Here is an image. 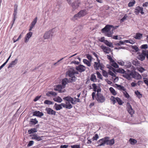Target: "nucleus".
Segmentation results:
<instances>
[{"label":"nucleus","mask_w":148,"mask_h":148,"mask_svg":"<svg viewBox=\"0 0 148 148\" xmlns=\"http://www.w3.org/2000/svg\"><path fill=\"white\" fill-rule=\"evenodd\" d=\"M114 143V139L109 140L108 137H105V138L99 140L98 142L99 146H104L105 144L107 145H112Z\"/></svg>","instance_id":"obj_1"},{"label":"nucleus","mask_w":148,"mask_h":148,"mask_svg":"<svg viewBox=\"0 0 148 148\" xmlns=\"http://www.w3.org/2000/svg\"><path fill=\"white\" fill-rule=\"evenodd\" d=\"M115 29L114 27L111 25H106L105 27L101 29V32L103 33H107L110 30L113 31Z\"/></svg>","instance_id":"obj_2"},{"label":"nucleus","mask_w":148,"mask_h":148,"mask_svg":"<svg viewBox=\"0 0 148 148\" xmlns=\"http://www.w3.org/2000/svg\"><path fill=\"white\" fill-rule=\"evenodd\" d=\"M53 29L46 32L44 35L43 37L44 39H49L51 38L53 36Z\"/></svg>","instance_id":"obj_3"},{"label":"nucleus","mask_w":148,"mask_h":148,"mask_svg":"<svg viewBox=\"0 0 148 148\" xmlns=\"http://www.w3.org/2000/svg\"><path fill=\"white\" fill-rule=\"evenodd\" d=\"M95 97L97 101L99 103H103L105 100V99L104 96L100 93H97V97L95 96Z\"/></svg>","instance_id":"obj_4"},{"label":"nucleus","mask_w":148,"mask_h":148,"mask_svg":"<svg viewBox=\"0 0 148 148\" xmlns=\"http://www.w3.org/2000/svg\"><path fill=\"white\" fill-rule=\"evenodd\" d=\"M143 11V9L142 7L138 6L135 9L134 12L137 15H138L140 13L142 14H144L145 13Z\"/></svg>","instance_id":"obj_5"},{"label":"nucleus","mask_w":148,"mask_h":148,"mask_svg":"<svg viewBox=\"0 0 148 148\" xmlns=\"http://www.w3.org/2000/svg\"><path fill=\"white\" fill-rule=\"evenodd\" d=\"M76 69L79 72L82 73L86 70V67L83 65L80 64L76 67Z\"/></svg>","instance_id":"obj_6"},{"label":"nucleus","mask_w":148,"mask_h":148,"mask_svg":"<svg viewBox=\"0 0 148 148\" xmlns=\"http://www.w3.org/2000/svg\"><path fill=\"white\" fill-rule=\"evenodd\" d=\"M130 75L133 78H136L137 79H140L142 78L141 75L136 71L132 72Z\"/></svg>","instance_id":"obj_7"},{"label":"nucleus","mask_w":148,"mask_h":148,"mask_svg":"<svg viewBox=\"0 0 148 148\" xmlns=\"http://www.w3.org/2000/svg\"><path fill=\"white\" fill-rule=\"evenodd\" d=\"M127 110L128 112L131 114H133L134 112V110L132 109L131 106L130 104L129 103H127Z\"/></svg>","instance_id":"obj_8"},{"label":"nucleus","mask_w":148,"mask_h":148,"mask_svg":"<svg viewBox=\"0 0 148 148\" xmlns=\"http://www.w3.org/2000/svg\"><path fill=\"white\" fill-rule=\"evenodd\" d=\"M45 111L47 113L49 114L55 115L56 112L53 110L51 108H46L45 109Z\"/></svg>","instance_id":"obj_9"},{"label":"nucleus","mask_w":148,"mask_h":148,"mask_svg":"<svg viewBox=\"0 0 148 148\" xmlns=\"http://www.w3.org/2000/svg\"><path fill=\"white\" fill-rule=\"evenodd\" d=\"M74 69L73 68H70L66 72V74L69 77L74 76Z\"/></svg>","instance_id":"obj_10"},{"label":"nucleus","mask_w":148,"mask_h":148,"mask_svg":"<svg viewBox=\"0 0 148 148\" xmlns=\"http://www.w3.org/2000/svg\"><path fill=\"white\" fill-rule=\"evenodd\" d=\"M43 137V136L40 137L38 136L36 134H34L32 135V138L33 140H35L37 141H40L42 140V137Z\"/></svg>","instance_id":"obj_11"},{"label":"nucleus","mask_w":148,"mask_h":148,"mask_svg":"<svg viewBox=\"0 0 148 148\" xmlns=\"http://www.w3.org/2000/svg\"><path fill=\"white\" fill-rule=\"evenodd\" d=\"M44 115V114L42 112H40L39 111H36L33 113V116H35L40 117Z\"/></svg>","instance_id":"obj_12"},{"label":"nucleus","mask_w":148,"mask_h":148,"mask_svg":"<svg viewBox=\"0 0 148 148\" xmlns=\"http://www.w3.org/2000/svg\"><path fill=\"white\" fill-rule=\"evenodd\" d=\"M98 62H94V64L93 66L94 69L96 70H98L100 68L101 65H102V63H101L100 62V60H98Z\"/></svg>","instance_id":"obj_13"},{"label":"nucleus","mask_w":148,"mask_h":148,"mask_svg":"<svg viewBox=\"0 0 148 148\" xmlns=\"http://www.w3.org/2000/svg\"><path fill=\"white\" fill-rule=\"evenodd\" d=\"M92 86L93 89V91L94 92H93L92 93V99L93 100L95 99V92L97 91V86L95 84H93L92 85Z\"/></svg>","instance_id":"obj_14"},{"label":"nucleus","mask_w":148,"mask_h":148,"mask_svg":"<svg viewBox=\"0 0 148 148\" xmlns=\"http://www.w3.org/2000/svg\"><path fill=\"white\" fill-rule=\"evenodd\" d=\"M83 29L82 26H79L75 27L73 29L74 32L76 34H77L80 32Z\"/></svg>","instance_id":"obj_15"},{"label":"nucleus","mask_w":148,"mask_h":148,"mask_svg":"<svg viewBox=\"0 0 148 148\" xmlns=\"http://www.w3.org/2000/svg\"><path fill=\"white\" fill-rule=\"evenodd\" d=\"M32 32H29L27 34L26 37L25 38V42H27L29 38L32 36Z\"/></svg>","instance_id":"obj_16"},{"label":"nucleus","mask_w":148,"mask_h":148,"mask_svg":"<svg viewBox=\"0 0 148 148\" xmlns=\"http://www.w3.org/2000/svg\"><path fill=\"white\" fill-rule=\"evenodd\" d=\"M62 85H58L56 86V87L54 88V90L56 91H58L59 92H63L62 91V89H63L64 88H63Z\"/></svg>","instance_id":"obj_17"},{"label":"nucleus","mask_w":148,"mask_h":148,"mask_svg":"<svg viewBox=\"0 0 148 148\" xmlns=\"http://www.w3.org/2000/svg\"><path fill=\"white\" fill-rule=\"evenodd\" d=\"M18 60L16 58L14 60L12 61L9 64L8 68L9 69V68L13 67L17 63Z\"/></svg>","instance_id":"obj_18"},{"label":"nucleus","mask_w":148,"mask_h":148,"mask_svg":"<svg viewBox=\"0 0 148 148\" xmlns=\"http://www.w3.org/2000/svg\"><path fill=\"white\" fill-rule=\"evenodd\" d=\"M68 83H69L68 79L66 78H65L63 79L62 81V85L63 88H65V86Z\"/></svg>","instance_id":"obj_19"},{"label":"nucleus","mask_w":148,"mask_h":148,"mask_svg":"<svg viewBox=\"0 0 148 148\" xmlns=\"http://www.w3.org/2000/svg\"><path fill=\"white\" fill-rule=\"evenodd\" d=\"M101 48L104 52L107 53H109L111 51V49L110 48L106 46H101Z\"/></svg>","instance_id":"obj_20"},{"label":"nucleus","mask_w":148,"mask_h":148,"mask_svg":"<svg viewBox=\"0 0 148 148\" xmlns=\"http://www.w3.org/2000/svg\"><path fill=\"white\" fill-rule=\"evenodd\" d=\"M78 13L81 17L84 16L87 14L86 10H81Z\"/></svg>","instance_id":"obj_21"},{"label":"nucleus","mask_w":148,"mask_h":148,"mask_svg":"<svg viewBox=\"0 0 148 148\" xmlns=\"http://www.w3.org/2000/svg\"><path fill=\"white\" fill-rule=\"evenodd\" d=\"M134 37L136 39L140 40L143 37V34L139 33H136L135 35L134 36Z\"/></svg>","instance_id":"obj_22"},{"label":"nucleus","mask_w":148,"mask_h":148,"mask_svg":"<svg viewBox=\"0 0 148 148\" xmlns=\"http://www.w3.org/2000/svg\"><path fill=\"white\" fill-rule=\"evenodd\" d=\"M57 95L56 92L53 91H49L46 93V95L48 97H51V95L55 97Z\"/></svg>","instance_id":"obj_23"},{"label":"nucleus","mask_w":148,"mask_h":148,"mask_svg":"<svg viewBox=\"0 0 148 148\" xmlns=\"http://www.w3.org/2000/svg\"><path fill=\"white\" fill-rule=\"evenodd\" d=\"M17 13V11H14V13L13 14V16H14L13 20L12 21V24L11 28L13 26V25L14 23V21L16 20V16Z\"/></svg>","instance_id":"obj_24"},{"label":"nucleus","mask_w":148,"mask_h":148,"mask_svg":"<svg viewBox=\"0 0 148 148\" xmlns=\"http://www.w3.org/2000/svg\"><path fill=\"white\" fill-rule=\"evenodd\" d=\"M70 77V78L68 79L69 83L74 82H75L77 80V77L75 76H73Z\"/></svg>","instance_id":"obj_25"},{"label":"nucleus","mask_w":148,"mask_h":148,"mask_svg":"<svg viewBox=\"0 0 148 148\" xmlns=\"http://www.w3.org/2000/svg\"><path fill=\"white\" fill-rule=\"evenodd\" d=\"M81 17L78 13L75 14L74 16L71 18V19L73 21L77 20Z\"/></svg>","instance_id":"obj_26"},{"label":"nucleus","mask_w":148,"mask_h":148,"mask_svg":"<svg viewBox=\"0 0 148 148\" xmlns=\"http://www.w3.org/2000/svg\"><path fill=\"white\" fill-rule=\"evenodd\" d=\"M54 107H55V109L56 110H60L62 108V107L61 104H58L56 103L55 104Z\"/></svg>","instance_id":"obj_27"},{"label":"nucleus","mask_w":148,"mask_h":148,"mask_svg":"<svg viewBox=\"0 0 148 148\" xmlns=\"http://www.w3.org/2000/svg\"><path fill=\"white\" fill-rule=\"evenodd\" d=\"M131 48L133 49L132 51L134 52H137L138 51L139 49L138 47L136 45H131Z\"/></svg>","instance_id":"obj_28"},{"label":"nucleus","mask_w":148,"mask_h":148,"mask_svg":"<svg viewBox=\"0 0 148 148\" xmlns=\"http://www.w3.org/2000/svg\"><path fill=\"white\" fill-rule=\"evenodd\" d=\"M131 73V72L130 73H127L125 72L124 74L123 75V76L127 79L130 80L131 78V75H130Z\"/></svg>","instance_id":"obj_29"},{"label":"nucleus","mask_w":148,"mask_h":148,"mask_svg":"<svg viewBox=\"0 0 148 148\" xmlns=\"http://www.w3.org/2000/svg\"><path fill=\"white\" fill-rule=\"evenodd\" d=\"M116 85V86L118 89L120 90H123L124 91H125L126 89L123 86H121V85H118L117 84H115Z\"/></svg>","instance_id":"obj_30"},{"label":"nucleus","mask_w":148,"mask_h":148,"mask_svg":"<svg viewBox=\"0 0 148 148\" xmlns=\"http://www.w3.org/2000/svg\"><path fill=\"white\" fill-rule=\"evenodd\" d=\"M78 3H77L76 1H75L72 4H71L73 8L75 9L77 8L79 6V5H78Z\"/></svg>","instance_id":"obj_31"},{"label":"nucleus","mask_w":148,"mask_h":148,"mask_svg":"<svg viewBox=\"0 0 148 148\" xmlns=\"http://www.w3.org/2000/svg\"><path fill=\"white\" fill-rule=\"evenodd\" d=\"M37 17H36L33 21L31 23L30 26L34 27L37 22Z\"/></svg>","instance_id":"obj_32"},{"label":"nucleus","mask_w":148,"mask_h":148,"mask_svg":"<svg viewBox=\"0 0 148 148\" xmlns=\"http://www.w3.org/2000/svg\"><path fill=\"white\" fill-rule=\"evenodd\" d=\"M104 43H105L106 45L109 46V47L112 48H113L114 47L112 43L111 42H109L107 40L105 41V42Z\"/></svg>","instance_id":"obj_33"},{"label":"nucleus","mask_w":148,"mask_h":148,"mask_svg":"<svg viewBox=\"0 0 148 148\" xmlns=\"http://www.w3.org/2000/svg\"><path fill=\"white\" fill-rule=\"evenodd\" d=\"M53 100L55 101L58 103H61L62 101V99L59 96L57 97L54 98Z\"/></svg>","instance_id":"obj_34"},{"label":"nucleus","mask_w":148,"mask_h":148,"mask_svg":"<svg viewBox=\"0 0 148 148\" xmlns=\"http://www.w3.org/2000/svg\"><path fill=\"white\" fill-rule=\"evenodd\" d=\"M37 131V129L35 128H32L28 130V133L29 134H31L32 133L36 132Z\"/></svg>","instance_id":"obj_35"},{"label":"nucleus","mask_w":148,"mask_h":148,"mask_svg":"<svg viewBox=\"0 0 148 148\" xmlns=\"http://www.w3.org/2000/svg\"><path fill=\"white\" fill-rule=\"evenodd\" d=\"M90 79L91 81H92L93 82H95L96 81V76L94 74H91V77L90 78Z\"/></svg>","instance_id":"obj_36"},{"label":"nucleus","mask_w":148,"mask_h":148,"mask_svg":"<svg viewBox=\"0 0 148 148\" xmlns=\"http://www.w3.org/2000/svg\"><path fill=\"white\" fill-rule=\"evenodd\" d=\"M83 62L84 63L86 64L88 66H91V63L90 62H89L86 59H84L83 60Z\"/></svg>","instance_id":"obj_37"},{"label":"nucleus","mask_w":148,"mask_h":148,"mask_svg":"<svg viewBox=\"0 0 148 148\" xmlns=\"http://www.w3.org/2000/svg\"><path fill=\"white\" fill-rule=\"evenodd\" d=\"M109 90L110 92L114 95H116L117 93L115 90L112 87H111L109 88Z\"/></svg>","instance_id":"obj_38"},{"label":"nucleus","mask_w":148,"mask_h":148,"mask_svg":"<svg viewBox=\"0 0 148 148\" xmlns=\"http://www.w3.org/2000/svg\"><path fill=\"white\" fill-rule=\"evenodd\" d=\"M124 41H120L119 42H115L114 43V45L117 46H120L124 44Z\"/></svg>","instance_id":"obj_39"},{"label":"nucleus","mask_w":148,"mask_h":148,"mask_svg":"<svg viewBox=\"0 0 148 148\" xmlns=\"http://www.w3.org/2000/svg\"><path fill=\"white\" fill-rule=\"evenodd\" d=\"M134 92L135 94L137 96L138 98H140L142 97V94H141L138 90L135 91Z\"/></svg>","instance_id":"obj_40"},{"label":"nucleus","mask_w":148,"mask_h":148,"mask_svg":"<svg viewBox=\"0 0 148 148\" xmlns=\"http://www.w3.org/2000/svg\"><path fill=\"white\" fill-rule=\"evenodd\" d=\"M129 141L132 145H134L137 143V141L136 140L132 138L129 139Z\"/></svg>","instance_id":"obj_41"},{"label":"nucleus","mask_w":148,"mask_h":148,"mask_svg":"<svg viewBox=\"0 0 148 148\" xmlns=\"http://www.w3.org/2000/svg\"><path fill=\"white\" fill-rule=\"evenodd\" d=\"M132 63L133 65L136 66L139 65L140 64V63L139 61H138L137 59L133 60Z\"/></svg>","instance_id":"obj_42"},{"label":"nucleus","mask_w":148,"mask_h":148,"mask_svg":"<svg viewBox=\"0 0 148 148\" xmlns=\"http://www.w3.org/2000/svg\"><path fill=\"white\" fill-rule=\"evenodd\" d=\"M66 108L68 109H71L73 107V106L70 104V102H66Z\"/></svg>","instance_id":"obj_43"},{"label":"nucleus","mask_w":148,"mask_h":148,"mask_svg":"<svg viewBox=\"0 0 148 148\" xmlns=\"http://www.w3.org/2000/svg\"><path fill=\"white\" fill-rule=\"evenodd\" d=\"M125 66L126 68H129L131 67L132 64L130 62L127 61L126 62V64H125Z\"/></svg>","instance_id":"obj_44"},{"label":"nucleus","mask_w":148,"mask_h":148,"mask_svg":"<svg viewBox=\"0 0 148 148\" xmlns=\"http://www.w3.org/2000/svg\"><path fill=\"white\" fill-rule=\"evenodd\" d=\"M44 103L45 104L49 105H52L53 104V102H52L50 101L47 100L45 101L44 102Z\"/></svg>","instance_id":"obj_45"},{"label":"nucleus","mask_w":148,"mask_h":148,"mask_svg":"<svg viewBox=\"0 0 148 148\" xmlns=\"http://www.w3.org/2000/svg\"><path fill=\"white\" fill-rule=\"evenodd\" d=\"M30 122L32 124H36L38 123V121L37 120L36 118L35 119H30Z\"/></svg>","instance_id":"obj_46"},{"label":"nucleus","mask_w":148,"mask_h":148,"mask_svg":"<svg viewBox=\"0 0 148 148\" xmlns=\"http://www.w3.org/2000/svg\"><path fill=\"white\" fill-rule=\"evenodd\" d=\"M145 56L142 55H140L138 56L137 57V58L139 60H141V61H143L145 59Z\"/></svg>","instance_id":"obj_47"},{"label":"nucleus","mask_w":148,"mask_h":148,"mask_svg":"<svg viewBox=\"0 0 148 148\" xmlns=\"http://www.w3.org/2000/svg\"><path fill=\"white\" fill-rule=\"evenodd\" d=\"M71 98L72 97L70 96H68L67 97H64L63 98V99L66 101H68L67 102H70Z\"/></svg>","instance_id":"obj_48"},{"label":"nucleus","mask_w":148,"mask_h":148,"mask_svg":"<svg viewBox=\"0 0 148 148\" xmlns=\"http://www.w3.org/2000/svg\"><path fill=\"white\" fill-rule=\"evenodd\" d=\"M113 31L112 30L111 31H109L106 33V35L108 37H112V35L113 34Z\"/></svg>","instance_id":"obj_49"},{"label":"nucleus","mask_w":148,"mask_h":148,"mask_svg":"<svg viewBox=\"0 0 148 148\" xmlns=\"http://www.w3.org/2000/svg\"><path fill=\"white\" fill-rule=\"evenodd\" d=\"M135 1L134 0H133L132 1L130 2L128 4V6L129 7H131L133 6L135 3Z\"/></svg>","instance_id":"obj_50"},{"label":"nucleus","mask_w":148,"mask_h":148,"mask_svg":"<svg viewBox=\"0 0 148 148\" xmlns=\"http://www.w3.org/2000/svg\"><path fill=\"white\" fill-rule=\"evenodd\" d=\"M116 71L118 73L123 74H124L126 72V71L123 69H118Z\"/></svg>","instance_id":"obj_51"},{"label":"nucleus","mask_w":148,"mask_h":148,"mask_svg":"<svg viewBox=\"0 0 148 148\" xmlns=\"http://www.w3.org/2000/svg\"><path fill=\"white\" fill-rule=\"evenodd\" d=\"M112 62V64H111V65L113 66L115 68H118L119 67V66L117 64L114 62V60L113 62Z\"/></svg>","instance_id":"obj_52"},{"label":"nucleus","mask_w":148,"mask_h":148,"mask_svg":"<svg viewBox=\"0 0 148 148\" xmlns=\"http://www.w3.org/2000/svg\"><path fill=\"white\" fill-rule=\"evenodd\" d=\"M116 101L118 103V104L120 105H122L123 104L122 101L121 100L119 97H117L116 98Z\"/></svg>","instance_id":"obj_53"},{"label":"nucleus","mask_w":148,"mask_h":148,"mask_svg":"<svg viewBox=\"0 0 148 148\" xmlns=\"http://www.w3.org/2000/svg\"><path fill=\"white\" fill-rule=\"evenodd\" d=\"M124 42L125 43H129L132 44H133L135 43V42L133 40H125Z\"/></svg>","instance_id":"obj_54"},{"label":"nucleus","mask_w":148,"mask_h":148,"mask_svg":"<svg viewBox=\"0 0 148 148\" xmlns=\"http://www.w3.org/2000/svg\"><path fill=\"white\" fill-rule=\"evenodd\" d=\"M102 74L104 76L106 77H108V73L104 70H103V71H102Z\"/></svg>","instance_id":"obj_55"},{"label":"nucleus","mask_w":148,"mask_h":148,"mask_svg":"<svg viewBox=\"0 0 148 148\" xmlns=\"http://www.w3.org/2000/svg\"><path fill=\"white\" fill-rule=\"evenodd\" d=\"M97 74L98 78H99L101 79H102V75L99 71H97Z\"/></svg>","instance_id":"obj_56"},{"label":"nucleus","mask_w":148,"mask_h":148,"mask_svg":"<svg viewBox=\"0 0 148 148\" xmlns=\"http://www.w3.org/2000/svg\"><path fill=\"white\" fill-rule=\"evenodd\" d=\"M111 99L113 101V103L114 104L116 102V98H115L113 96H111Z\"/></svg>","instance_id":"obj_57"},{"label":"nucleus","mask_w":148,"mask_h":148,"mask_svg":"<svg viewBox=\"0 0 148 148\" xmlns=\"http://www.w3.org/2000/svg\"><path fill=\"white\" fill-rule=\"evenodd\" d=\"M72 148H80V147L79 145H74L71 146Z\"/></svg>","instance_id":"obj_58"},{"label":"nucleus","mask_w":148,"mask_h":148,"mask_svg":"<svg viewBox=\"0 0 148 148\" xmlns=\"http://www.w3.org/2000/svg\"><path fill=\"white\" fill-rule=\"evenodd\" d=\"M34 141L32 140L30 141L27 145L28 147H29L32 146L34 144Z\"/></svg>","instance_id":"obj_59"},{"label":"nucleus","mask_w":148,"mask_h":148,"mask_svg":"<svg viewBox=\"0 0 148 148\" xmlns=\"http://www.w3.org/2000/svg\"><path fill=\"white\" fill-rule=\"evenodd\" d=\"M99 41L102 42H103L104 43L105 41H106V40H105V38L104 37H102L100 39H99Z\"/></svg>","instance_id":"obj_60"},{"label":"nucleus","mask_w":148,"mask_h":148,"mask_svg":"<svg viewBox=\"0 0 148 148\" xmlns=\"http://www.w3.org/2000/svg\"><path fill=\"white\" fill-rule=\"evenodd\" d=\"M107 58L108 59H109L110 62H113L114 60L110 56L108 55L107 56Z\"/></svg>","instance_id":"obj_61"},{"label":"nucleus","mask_w":148,"mask_h":148,"mask_svg":"<svg viewBox=\"0 0 148 148\" xmlns=\"http://www.w3.org/2000/svg\"><path fill=\"white\" fill-rule=\"evenodd\" d=\"M75 99L74 98H72L71 99V100L70 101L71 103L73 105H75Z\"/></svg>","instance_id":"obj_62"},{"label":"nucleus","mask_w":148,"mask_h":148,"mask_svg":"<svg viewBox=\"0 0 148 148\" xmlns=\"http://www.w3.org/2000/svg\"><path fill=\"white\" fill-rule=\"evenodd\" d=\"M127 16L126 14H125L124 16L121 20V22H123L125 21L126 19Z\"/></svg>","instance_id":"obj_63"},{"label":"nucleus","mask_w":148,"mask_h":148,"mask_svg":"<svg viewBox=\"0 0 148 148\" xmlns=\"http://www.w3.org/2000/svg\"><path fill=\"white\" fill-rule=\"evenodd\" d=\"M108 74L110 75H111L113 77H116L115 75L113 73L112 71H109L108 72Z\"/></svg>","instance_id":"obj_64"}]
</instances>
